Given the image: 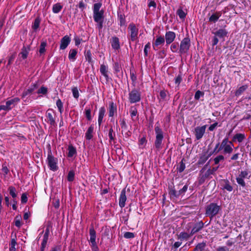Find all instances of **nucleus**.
Instances as JSON below:
<instances>
[{
  "mask_svg": "<svg viewBox=\"0 0 251 251\" xmlns=\"http://www.w3.org/2000/svg\"><path fill=\"white\" fill-rule=\"evenodd\" d=\"M233 147L232 142L229 141L228 138L226 137L223 140L217 151H222L224 154H230L233 151Z\"/></svg>",
  "mask_w": 251,
  "mask_h": 251,
  "instance_id": "obj_1",
  "label": "nucleus"
},
{
  "mask_svg": "<svg viewBox=\"0 0 251 251\" xmlns=\"http://www.w3.org/2000/svg\"><path fill=\"white\" fill-rule=\"evenodd\" d=\"M129 40L134 42L137 39L139 32V27L134 23H130L127 27Z\"/></svg>",
  "mask_w": 251,
  "mask_h": 251,
  "instance_id": "obj_2",
  "label": "nucleus"
},
{
  "mask_svg": "<svg viewBox=\"0 0 251 251\" xmlns=\"http://www.w3.org/2000/svg\"><path fill=\"white\" fill-rule=\"evenodd\" d=\"M220 209V206L215 203H211L206 206L205 214L207 216L213 218L218 214Z\"/></svg>",
  "mask_w": 251,
  "mask_h": 251,
  "instance_id": "obj_3",
  "label": "nucleus"
},
{
  "mask_svg": "<svg viewBox=\"0 0 251 251\" xmlns=\"http://www.w3.org/2000/svg\"><path fill=\"white\" fill-rule=\"evenodd\" d=\"M93 18L95 22L97 23V26L99 29H101L103 26L104 20V11L102 10L100 12H94Z\"/></svg>",
  "mask_w": 251,
  "mask_h": 251,
  "instance_id": "obj_4",
  "label": "nucleus"
},
{
  "mask_svg": "<svg viewBox=\"0 0 251 251\" xmlns=\"http://www.w3.org/2000/svg\"><path fill=\"white\" fill-rule=\"evenodd\" d=\"M155 131L156 133L155 146L156 149L159 150L162 148V143L163 138V133L161 129L158 126H155Z\"/></svg>",
  "mask_w": 251,
  "mask_h": 251,
  "instance_id": "obj_5",
  "label": "nucleus"
},
{
  "mask_svg": "<svg viewBox=\"0 0 251 251\" xmlns=\"http://www.w3.org/2000/svg\"><path fill=\"white\" fill-rule=\"evenodd\" d=\"M128 100L131 103L140 101L141 100V93L136 89L132 90L129 92Z\"/></svg>",
  "mask_w": 251,
  "mask_h": 251,
  "instance_id": "obj_6",
  "label": "nucleus"
},
{
  "mask_svg": "<svg viewBox=\"0 0 251 251\" xmlns=\"http://www.w3.org/2000/svg\"><path fill=\"white\" fill-rule=\"evenodd\" d=\"M191 43L189 38H184L180 42L179 52L181 54L186 53L189 50Z\"/></svg>",
  "mask_w": 251,
  "mask_h": 251,
  "instance_id": "obj_7",
  "label": "nucleus"
},
{
  "mask_svg": "<svg viewBox=\"0 0 251 251\" xmlns=\"http://www.w3.org/2000/svg\"><path fill=\"white\" fill-rule=\"evenodd\" d=\"M47 162L48 166L50 169L53 171H56L58 169L57 166V158H54L51 154V152L48 153V158H47Z\"/></svg>",
  "mask_w": 251,
  "mask_h": 251,
  "instance_id": "obj_8",
  "label": "nucleus"
},
{
  "mask_svg": "<svg viewBox=\"0 0 251 251\" xmlns=\"http://www.w3.org/2000/svg\"><path fill=\"white\" fill-rule=\"evenodd\" d=\"M206 128V125L201 126H198L195 128L194 133L197 140H199L202 138L205 132Z\"/></svg>",
  "mask_w": 251,
  "mask_h": 251,
  "instance_id": "obj_9",
  "label": "nucleus"
},
{
  "mask_svg": "<svg viewBox=\"0 0 251 251\" xmlns=\"http://www.w3.org/2000/svg\"><path fill=\"white\" fill-rule=\"evenodd\" d=\"M250 178V176L249 175V173L247 171H241L240 174L236 178L237 182L243 187L245 186V182L244 180V178Z\"/></svg>",
  "mask_w": 251,
  "mask_h": 251,
  "instance_id": "obj_10",
  "label": "nucleus"
},
{
  "mask_svg": "<svg viewBox=\"0 0 251 251\" xmlns=\"http://www.w3.org/2000/svg\"><path fill=\"white\" fill-rule=\"evenodd\" d=\"M47 122L52 126H54L55 123V113L52 109H49L46 113Z\"/></svg>",
  "mask_w": 251,
  "mask_h": 251,
  "instance_id": "obj_11",
  "label": "nucleus"
},
{
  "mask_svg": "<svg viewBox=\"0 0 251 251\" xmlns=\"http://www.w3.org/2000/svg\"><path fill=\"white\" fill-rule=\"evenodd\" d=\"M176 33L174 32L169 31L165 33V39L167 45L171 44L176 38Z\"/></svg>",
  "mask_w": 251,
  "mask_h": 251,
  "instance_id": "obj_12",
  "label": "nucleus"
},
{
  "mask_svg": "<svg viewBox=\"0 0 251 251\" xmlns=\"http://www.w3.org/2000/svg\"><path fill=\"white\" fill-rule=\"evenodd\" d=\"M165 40L163 36H157L156 39L152 43V46L154 50H157L158 46L163 45L165 43Z\"/></svg>",
  "mask_w": 251,
  "mask_h": 251,
  "instance_id": "obj_13",
  "label": "nucleus"
},
{
  "mask_svg": "<svg viewBox=\"0 0 251 251\" xmlns=\"http://www.w3.org/2000/svg\"><path fill=\"white\" fill-rule=\"evenodd\" d=\"M71 42V38L68 36H64L60 41V49L65 50Z\"/></svg>",
  "mask_w": 251,
  "mask_h": 251,
  "instance_id": "obj_14",
  "label": "nucleus"
},
{
  "mask_svg": "<svg viewBox=\"0 0 251 251\" xmlns=\"http://www.w3.org/2000/svg\"><path fill=\"white\" fill-rule=\"evenodd\" d=\"M100 71L102 75H103L107 81L110 79L108 76V67L104 64H101L100 67Z\"/></svg>",
  "mask_w": 251,
  "mask_h": 251,
  "instance_id": "obj_15",
  "label": "nucleus"
},
{
  "mask_svg": "<svg viewBox=\"0 0 251 251\" xmlns=\"http://www.w3.org/2000/svg\"><path fill=\"white\" fill-rule=\"evenodd\" d=\"M20 101V99L18 98H14L11 99L6 102V104L9 109H11Z\"/></svg>",
  "mask_w": 251,
  "mask_h": 251,
  "instance_id": "obj_16",
  "label": "nucleus"
},
{
  "mask_svg": "<svg viewBox=\"0 0 251 251\" xmlns=\"http://www.w3.org/2000/svg\"><path fill=\"white\" fill-rule=\"evenodd\" d=\"M212 33L214 34V35H216L218 38H224L227 36L228 32L225 29L221 28L215 32H213Z\"/></svg>",
  "mask_w": 251,
  "mask_h": 251,
  "instance_id": "obj_17",
  "label": "nucleus"
},
{
  "mask_svg": "<svg viewBox=\"0 0 251 251\" xmlns=\"http://www.w3.org/2000/svg\"><path fill=\"white\" fill-rule=\"evenodd\" d=\"M126 201V191L125 190H123L121 193L119 198V205L121 208L125 207Z\"/></svg>",
  "mask_w": 251,
  "mask_h": 251,
  "instance_id": "obj_18",
  "label": "nucleus"
},
{
  "mask_svg": "<svg viewBox=\"0 0 251 251\" xmlns=\"http://www.w3.org/2000/svg\"><path fill=\"white\" fill-rule=\"evenodd\" d=\"M203 227V223L202 222H200L196 223L192 229L191 230L190 235H193L195 233L199 231Z\"/></svg>",
  "mask_w": 251,
  "mask_h": 251,
  "instance_id": "obj_19",
  "label": "nucleus"
},
{
  "mask_svg": "<svg viewBox=\"0 0 251 251\" xmlns=\"http://www.w3.org/2000/svg\"><path fill=\"white\" fill-rule=\"evenodd\" d=\"M117 112V107L113 102L109 103L108 115L109 117H113Z\"/></svg>",
  "mask_w": 251,
  "mask_h": 251,
  "instance_id": "obj_20",
  "label": "nucleus"
},
{
  "mask_svg": "<svg viewBox=\"0 0 251 251\" xmlns=\"http://www.w3.org/2000/svg\"><path fill=\"white\" fill-rule=\"evenodd\" d=\"M212 154V153H210L209 154H208L207 152L203 153L200 156V159L198 161V163L199 164H204Z\"/></svg>",
  "mask_w": 251,
  "mask_h": 251,
  "instance_id": "obj_21",
  "label": "nucleus"
},
{
  "mask_svg": "<svg viewBox=\"0 0 251 251\" xmlns=\"http://www.w3.org/2000/svg\"><path fill=\"white\" fill-rule=\"evenodd\" d=\"M105 113V109L104 107H100L99 109V117H98V124L100 126V125L102 122V119L104 116Z\"/></svg>",
  "mask_w": 251,
  "mask_h": 251,
  "instance_id": "obj_22",
  "label": "nucleus"
},
{
  "mask_svg": "<svg viewBox=\"0 0 251 251\" xmlns=\"http://www.w3.org/2000/svg\"><path fill=\"white\" fill-rule=\"evenodd\" d=\"M112 47L115 50L120 48L119 39L117 37H113L111 40Z\"/></svg>",
  "mask_w": 251,
  "mask_h": 251,
  "instance_id": "obj_23",
  "label": "nucleus"
},
{
  "mask_svg": "<svg viewBox=\"0 0 251 251\" xmlns=\"http://www.w3.org/2000/svg\"><path fill=\"white\" fill-rule=\"evenodd\" d=\"M245 139V135L243 133L236 134L233 137L232 141H238L239 143L242 142Z\"/></svg>",
  "mask_w": 251,
  "mask_h": 251,
  "instance_id": "obj_24",
  "label": "nucleus"
},
{
  "mask_svg": "<svg viewBox=\"0 0 251 251\" xmlns=\"http://www.w3.org/2000/svg\"><path fill=\"white\" fill-rule=\"evenodd\" d=\"M222 13L221 12H216L213 13L209 18V21L211 22L215 23L219 18L221 16Z\"/></svg>",
  "mask_w": 251,
  "mask_h": 251,
  "instance_id": "obj_25",
  "label": "nucleus"
},
{
  "mask_svg": "<svg viewBox=\"0 0 251 251\" xmlns=\"http://www.w3.org/2000/svg\"><path fill=\"white\" fill-rule=\"evenodd\" d=\"M90 233V242L91 244L96 243V233L93 228H91L89 230Z\"/></svg>",
  "mask_w": 251,
  "mask_h": 251,
  "instance_id": "obj_26",
  "label": "nucleus"
},
{
  "mask_svg": "<svg viewBox=\"0 0 251 251\" xmlns=\"http://www.w3.org/2000/svg\"><path fill=\"white\" fill-rule=\"evenodd\" d=\"M77 53V51L75 49H71L68 55L69 59L71 61H74L76 59V56Z\"/></svg>",
  "mask_w": 251,
  "mask_h": 251,
  "instance_id": "obj_27",
  "label": "nucleus"
},
{
  "mask_svg": "<svg viewBox=\"0 0 251 251\" xmlns=\"http://www.w3.org/2000/svg\"><path fill=\"white\" fill-rule=\"evenodd\" d=\"M37 88V84H33L32 86H31V87L29 89L23 92V93L22 94V97L24 98V97L31 94Z\"/></svg>",
  "mask_w": 251,
  "mask_h": 251,
  "instance_id": "obj_28",
  "label": "nucleus"
},
{
  "mask_svg": "<svg viewBox=\"0 0 251 251\" xmlns=\"http://www.w3.org/2000/svg\"><path fill=\"white\" fill-rule=\"evenodd\" d=\"M94 127L91 126L85 133V138L87 140L91 139L93 137Z\"/></svg>",
  "mask_w": 251,
  "mask_h": 251,
  "instance_id": "obj_29",
  "label": "nucleus"
},
{
  "mask_svg": "<svg viewBox=\"0 0 251 251\" xmlns=\"http://www.w3.org/2000/svg\"><path fill=\"white\" fill-rule=\"evenodd\" d=\"M63 6L60 4L59 3H57L54 5H53L52 6V12L54 13H59L61 10L62 9Z\"/></svg>",
  "mask_w": 251,
  "mask_h": 251,
  "instance_id": "obj_30",
  "label": "nucleus"
},
{
  "mask_svg": "<svg viewBox=\"0 0 251 251\" xmlns=\"http://www.w3.org/2000/svg\"><path fill=\"white\" fill-rule=\"evenodd\" d=\"M28 53H29V49L27 48H26L25 47H24L22 49V51L20 53L19 55H20L23 59H25L26 58Z\"/></svg>",
  "mask_w": 251,
  "mask_h": 251,
  "instance_id": "obj_31",
  "label": "nucleus"
},
{
  "mask_svg": "<svg viewBox=\"0 0 251 251\" xmlns=\"http://www.w3.org/2000/svg\"><path fill=\"white\" fill-rule=\"evenodd\" d=\"M56 105L58 108V109L61 114L63 112V103L60 99H58L56 102Z\"/></svg>",
  "mask_w": 251,
  "mask_h": 251,
  "instance_id": "obj_32",
  "label": "nucleus"
},
{
  "mask_svg": "<svg viewBox=\"0 0 251 251\" xmlns=\"http://www.w3.org/2000/svg\"><path fill=\"white\" fill-rule=\"evenodd\" d=\"M76 153V151L75 149L72 145L69 146L68 147V157H72L74 155H75Z\"/></svg>",
  "mask_w": 251,
  "mask_h": 251,
  "instance_id": "obj_33",
  "label": "nucleus"
},
{
  "mask_svg": "<svg viewBox=\"0 0 251 251\" xmlns=\"http://www.w3.org/2000/svg\"><path fill=\"white\" fill-rule=\"evenodd\" d=\"M8 191L10 195L12 196L13 199L17 197V192L16 188L12 186H9L8 188Z\"/></svg>",
  "mask_w": 251,
  "mask_h": 251,
  "instance_id": "obj_34",
  "label": "nucleus"
},
{
  "mask_svg": "<svg viewBox=\"0 0 251 251\" xmlns=\"http://www.w3.org/2000/svg\"><path fill=\"white\" fill-rule=\"evenodd\" d=\"M22 220V217L20 215H17L14 219L15 225L18 227H20L22 226L21 221Z\"/></svg>",
  "mask_w": 251,
  "mask_h": 251,
  "instance_id": "obj_35",
  "label": "nucleus"
},
{
  "mask_svg": "<svg viewBox=\"0 0 251 251\" xmlns=\"http://www.w3.org/2000/svg\"><path fill=\"white\" fill-rule=\"evenodd\" d=\"M247 88V86L246 85H244L240 87L235 92V95L236 96H239L241 94L244 92Z\"/></svg>",
  "mask_w": 251,
  "mask_h": 251,
  "instance_id": "obj_36",
  "label": "nucleus"
},
{
  "mask_svg": "<svg viewBox=\"0 0 251 251\" xmlns=\"http://www.w3.org/2000/svg\"><path fill=\"white\" fill-rule=\"evenodd\" d=\"M225 159V157L223 155H219L214 159V164L217 165L220 161H223Z\"/></svg>",
  "mask_w": 251,
  "mask_h": 251,
  "instance_id": "obj_37",
  "label": "nucleus"
},
{
  "mask_svg": "<svg viewBox=\"0 0 251 251\" xmlns=\"http://www.w3.org/2000/svg\"><path fill=\"white\" fill-rule=\"evenodd\" d=\"M225 184L223 186V188L226 190L227 191L229 192H231L233 190L232 187L230 185L229 182L227 180L224 181Z\"/></svg>",
  "mask_w": 251,
  "mask_h": 251,
  "instance_id": "obj_38",
  "label": "nucleus"
},
{
  "mask_svg": "<svg viewBox=\"0 0 251 251\" xmlns=\"http://www.w3.org/2000/svg\"><path fill=\"white\" fill-rule=\"evenodd\" d=\"M102 4L100 2L95 3L93 6V13L100 12V8H101Z\"/></svg>",
  "mask_w": 251,
  "mask_h": 251,
  "instance_id": "obj_39",
  "label": "nucleus"
},
{
  "mask_svg": "<svg viewBox=\"0 0 251 251\" xmlns=\"http://www.w3.org/2000/svg\"><path fill=\"white\" fill-rule=\"evenodd\" d=\"M17 244V242L14 239H12L11 240V243L10 244V251H16L15 246Z\"/></svg>",
  "mask_w": 251,
  "mask_h": 251,
  "instance_id": "obj_40",
  "label": "nucleus"
},
{
  "mask_svg": "<svg viewBox=\"0 0 251 251\" xmlns=\"http://www.w3.org/2000/svg\"><path fill=\"white\" fill-rule=\"evenodd\" d=\"M169 195L171 197L177 198L179 197L180 194L179 192H176L175 189H171L169 191Z\"/></svg>",
  "mask_w": 251,
  "mask_h": 251,
  "instance_id": "obj_41",
  "label": "nucleus"
},
{
  "mask_svg": "<svg viewBox=\"0 0 251 251\" xmlns=\"http://www.w3.org/2000/svg\"><path fill=\"white\" fill-rule=\"evenodd\" d=\"M47 46V43L45 42H42L41 44L40 49H39V52L40 54L44 53L46 51V47Z\"/></svg>",
  "mask_w": 251,
  "mask_h": 251,
  "instance_id": "obj_42",
  "label": "nucleus"
},
{
  "mask_svg": "<svg viewBox=\"0 0 251 251\" xmlns=\"http://www.w3.org/2000/svg\"><path fill=\"white\" fill-rule=\"evenodd\" d=\"M75 177V172L74 171H70L68 173L67 179L69 181H73Z\"/></svg>",
  "mask_w": 251,
  "mask_h": 251,
  "instance_id": "obj_43",
  "label": "nucleus"
},
{
  "mask_svg": "<svg viewBox=\"0 0 251 251\" xmlns=\"http://www.w3.org/2000/svg\"><path fill=\"white\" fill-rule=\"evenodd\" d=\"M91 110L90 108H86L85 109V115L86 117V118L89 120L90 121L92 119V117L91 115Z\"/></svg>",
  "mask_w": 251,
  "mask_h": 251,
  "instance_id": "obj_44",
  "label": "nucleus"
},
{
  "mask_svg": "<svg viewBox=\"0 0 251 251\" xmlns=\"http://www.w3.org/2000/svg\"><path fill=\"white\" fill-rule=\"evenodd\" d=\"M176 13L179 17L181 19H184L186 16V13L181 9H178Z\"/></svg>",
  "mask_w": 251,
  "mask_h": 251,
  "instance_id": "obj_45",
  "label": "nucleus"
},
{
  "mask_svg": "<svg viewBox=\"0 0 251 251\" xmlns=\"http://www.w3.org/2000/svg\"><path fill=\"white\" fill-rule=\"evenodd\" d=\"M185 168V164L183 163V160H182L180 162L179 166L177 167V169L180 173H181L184 170Z\"/></svg>",
  "mask_w": 251,
  "mask_h": 251,
  "instance_id": "obj_46",
  "label": "nucleus"
},
{
  "mask_svg": "<svg viewBox=\"0 0 251 251\" xmlns=\"http://www.w3.org/2000/svg\"><path fill=\"white\" fill-rule=\"evenodd\" d=\"M190 235L186 232H181L178 236V238L180 239H187Z\"/></svg>",
  "mask_w": 251,
  "mask_h": 251,
  "instance_id": "obj_47",
  "label": "nucleus"
},
{
  "mask_svg": "<svg viewBox=\"0 0 251 251\" xmlns=\"http://www.w3.org/2000/svg\"><path fill=\"white\" fill-rule=\"evenodd\" d=\"M73 96L75 98L77 99L79 97V92L76 87H73L72 89Z\"/></svg>",
  "mask_w": 251,
  "mask_h": 251,
  "instance_id": "obj_48",
  "label": "nucleus"
},
{
  "mask_svg": "<svg viewBox=\"0 0 251 251\" xmlns=\"http://www.w3.org/2000/svg\"><path fill=\"white\" fill-rule=\"evenodd\" d=\"M118 19L119 21V25L120 26L125 25L126 24V21L124 17L122 15L118 16Z\"/></svg>",
  "mask_w": 251,
  "mask_h": 251,
  "instance_id": "obj_49",
  "label": "nucleus"
},
{
  "mask_svg": "<svg viewBox=\"0 0 251 251\" xmlns=\"http://www.w3.org/2000/svg\"><path fill=\"white\" fill-rule=\"evenodd\" d=\"M205 247V244L201 243L199 244L196 247L195 251H202Z\"/></svg>",
  "mask_w": 251,
  "mask_h": 251,
  "instance_id": "obj_50",
  "label": "nucleus"
},
{
  "mask_svg": "<svg viewBox=\"0 0 251 251\" xmlns=\"http://www.w3.org/2000/svg\"><path fill=\"white\" fill-rule=\"evenodd\" d=\"M108 136L110 141H113L114 140L115 134L114 133V131L112 127L109 130Z\"/></svg>",
  "mask_w": 251,
  "mask_h": 251,
  "instance_id": "obj_51",
  "label": "nucleus"
},
{
  "mask_svg": "<svg viewBox=\"0 0 251 251\" xmlns=\"http://www.w3.org/2000/svg\"><path fill=\"white\" fill-rule=\"evenodd\" d=\"M124 237L126 239H131L134 237V234L132 232H126L124 233Z\"/></svg>",
  "mask_w": 251,
  "mask_h": 251,
  "instance_id": "obj_52",
  "label": "nucleus"
},
{
  "mask_svg": "<svg viewBox=\"0 0 251 251\" xmlns=\"http://www.w3.org/2000/svg\"><path fill=\"white\" fill-rule=\"evenodd\" d=\"M159 96L160 100H165L167 97L166 92L164 90H162L160 92Z\"/></svg>",
  "mask_w": 251,
  "mask_h": 251,
  "instance_id": "obj_53",
  "label": "nucleus"
},
{
  "mask_svg": "<svg viewBox=\"0 0 251 251\" xmlns=\"http://www.w3.org/2000/svg\"><path fill=\"white\" fill-rule=\"evenodd\" d=\"M48 240V239H44V238L43 239V241L41 243L40 251H45V248L47 246Z\"/></svg>",
  "mask_w": 251,
  "mask_h": 251,
  "instance_id": "obj_54",
  "label": "nucleus"
},
{
  "mask_svg": "<svg viewBox=\"0 0 251 251\" xmlns=\"http://www.w3.org/2000/svg\"><path fill=\"white\" fill-rule=\"evenodd\" d=\"M15 58V54H13L10 56L9 57L8 63L6 65L7 68L8 67V66H10V65L13 63Z\"/></svg>",
  "mask_w": 251,
  "mask_h": 251,
  "instance_id": "obj_55",
  "label": "nucleus"
},
{
  "mask_svg": "<svg viewBox=\"0 0 251 251\" xmlns=\"http://www.w3.org/2000/svg\"><path fill=\"white\" fill-rule=\"evenodd\" d=\"M171 50L174 52H176L178 50V44L176 43H173L171 46Z\"/></svg>",
  "mask_w": 251,
  "mask_h": 251,
  "instance_id": "obj_56",
  "label": "nucleus"
},
{
  "mask_svg": "<svg viewBox=\"0 0 251 251\" xmlns=\"http://www.w3.org/2000/svg\"><path fill=\"white\" fill-rule=\"evenodd\" d=\"M130 113L131 118L133 119L134 117H135L137 114V110L136 108L131 107L130 109Z\"/></svg>",
  "mask_w": 251,
  "mask_h": 251,
  "instance_id": "obj_57",
  "label": "nucleus"
},
{
  "mask_svg": "<svg viewBox=\"0 0 251 251\" xmlns=\"http://www.w3.org/2000/svg\"><path fill=\"white\" fill-rule=\"evenodd\" d=\"M47 88L42 86L38 91V94H46L47 93Z\"/></svg>",
  "mask_w": 251,
  "mask_h": 251,
  "instance_id": "obj_58",
  "label": "nucleus"
},
{
  "mask_svg": "<svg viewBox=\"0 0 251 251\" xmlns=\"http://www.w3.org/2000/svg\"><path fill=\"white\" fill-rule=\"evenodd\" d=\"M39 25H40V20L38 19H36L35 20L34 24L32 25V28L35 30L37 29L39 27Z\"/></svg>",
  "mask_w": 251,
  "mask_h": 251,
  "instance_id": "obj_59",
  "label": "nucleus"
},
{
  "mask_svg": "<svg viewBox=\"0 0 251 251\" xmlns=\"http://www.w3.org/2000/svg\"><path fill=\"white\" fill-rule=\"evenodd\" d=\"M151 48V44L150 43H148L145 46L144 52L145 53V55L146 56H147L148 54V50L150 49Z\"/></svg>",
  "mask_w": 251,
  "mask_h": 251,
  "instance_id": "obj_60",
  "label": "nucleus"
},
{
  "mask_svg": "<svg viewBox=\"0 0 251 251\" xmlns=\"http://www.w3.org/2000/svg\"><path fill=\"white\" fill-rule=\"evenodd\" d=\"M181 81H182V77L179 75L177 76L175 79V83H176V84L177 85V86L179 85V84L180 83Z\"/></svg>",
  "mask_w": 251,
  "mask_h": 251,
  "instance_id": "obj_61",
  "label": "nucleus"
},
{
  "mask_svg": "<svg viewBox=\"0 0 251 251\" xmlns=\"http://www.w3.org/2000/svg\"><path fill=\"white\" fill-rule=\"evenodd\" d=\"M120 124L122 129H124L125 130L127 129V125L124 119H123L120 121Z\"/></svg>",
  "mask_w": 251,
  "mask_h": 251,
  "instance_id": "obj_62",
  "label": "nucleus"
},
{
  "mask_svg": "<svg viewBox=\"0 0 251 251\" xmlns=\"http://www.w3.org/2000/svg\"><path fill=\"white\" fill-rule=\"evenodd\" d=\"M49 233H50V229H49V227H48L46 229L45 232L43 235V238L48 240Z\"/></svg>",
  "mask_w": 251,
  "mask_h": 251,
  "instance_id": "obj_63",
  "label": "nucleus"
},
{
  "mask_svg": "<svg viewBox=\"0 0 251 251\" xmlns=\"http://www.w3.org/2000/svg\"><path fill=\"white\" fill-rule=\"evenodd\" d=\"M27 201V197L25 193L22 194L21 196V201L23 203H26Z\"/></svg>",
  "mask_w": 251,
  "mask_h": 251,
  "instance_id": "obj_64",
  "label": "nucleus"
}]
</instances>
